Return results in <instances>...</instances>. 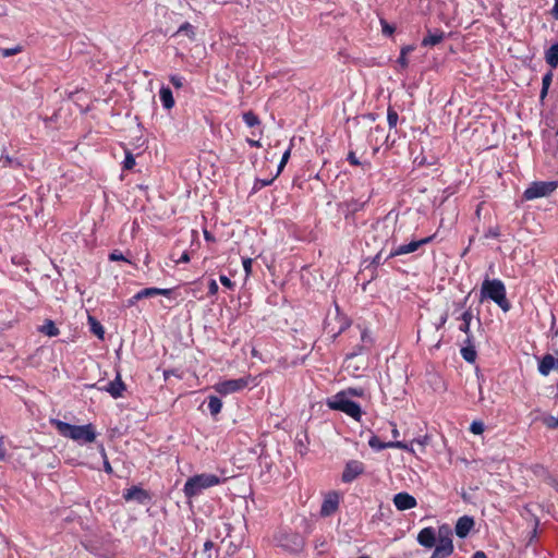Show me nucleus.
Masks as SVG:
<instances>
[{"label":"nucleus","instance_id":"obj_1","mask_svg":"<svg viewBox=\"0 0 558 558\" xmlns=\"http://www.w3.org/2000/svg\"><path fill=\"white\" fill-rule=\"evenodd\" d=\"M51 424L61 436L70 438L80 445L90 444L96 439V430L93 424L72 425L57 418L51 420Z\"/></svg>","mask_w":558,"mask_h":558},{"label":"nucleus","instance_id":"obj_54","mask_svg":"<svg viewBox=\"0 0 558 558\" xmlns=\"http://www.w3.org/2000/svg\"><path fill=\"white\" fill-rule=\"evenodd\" d=\"M389 426L391 427L392 437L397 439L400 435L397 425L395 423L389 422Z\"/></svg>","mask_w":558,"mask_h":558},{"label":"nucleus","instance_id":"obj_23","mask_svg":"<svg viewBox=\"0 0 558 558\" xmlns=\"http://www.w3.org/2000/svg\"><path fill=\"white\" fill-rule=\"evenodd\" d=\"M473 318V314L471 310L464 311L459 319L462 320V324L459 326V330L465 333L466 337H473V333L471 332V320Z\"/></svg>","mask_w":558,"mask_h":558},{"label":"nucleus","instance_id":"obj_17","mask_svg":"<svg viewBox=\"0 0 558 558\" xmlns=\"http://www.w3.org/2000/svg\"><path fill=\"white\" fill-rule=\"evenodd\" d=\"M473 526L474 520L472 517L463 515L459 518L454 527L457 536L460 538L466 537L471 530L473 529Z\"/></svg>","mask_w":558,"mask_h":558},{"label":"nucleus","instance_id":"obj_55","mask_svg":"<svg viewBox=\"0 0 558 558\" xmlns=\"http://www.w3.org/2000/svg\"><path fill=\"white\" fill-rule=\"evenodd\" d=\"M190 262V254L187 252H184L181 257L177 260V263H189Z\"/></svg>","mask_w":558,"mask_h":558},{"label":"nucleus","instance_id":"obj_25","mask_svg":"<svg viewBox=\"0 0 558 558\" xmlns=\"http://www.w3.org/2000/svg\"><path fill=\"white\" fill-rule=\"evenodd\" d=\"M39 331L48 337H56L59 335V328L51 319H47L43 326L39 327Z\"/></svg>","mask_w":558,"mask_h":558},{"label":"nucleus","instance_id":"obj_16","mask_svg":"<svg viewBox=\"0 0 558 558\" xmlns=\"http://www.w3.org/2000/svg\"><path fill=\"white\" fill-rule=\"evenodd\" d=\"M417 543L425 548H433L436 545V531L432 526L422 529L416 537Z\"/></svg>","mask_w":558,"mask_h":558},{"label":"nucleus","instance_id":"obj_3","mask_svg":"<svg viewBox=\"0 0 558 558\" xmlns=\"http://www.w3.org/2000/svg\"><path fill=\"white\" fill-rule=\"evenodd\" d=\"M223 480L210 473L196 474L189 477L183 486L184 496L189 499L194 498L203 490L221 484Z\"/></svg>","mask_w":558,"mask_h":558},{"label":"nucleus","instance_id":"obj_40","mask_svg":"<svg viewBox=\"0 0 558 558\" xmlns=\"http://www.w3.org/2000/svg\"><path fill=\"white\" fill-rule=\"evenodd\" d=\"M290 154H291V148H288L282 157H281V160L278 165V171H277V175L282 171V169L284 168L286 163L288 162L289 158H290Z\"/></svg>","mask_w":558,"mask_h":558},{"label":"nucleus","instance_id":"obj_39","mask_svg":"<svg viewBox=\"0 0 558 558\" xmlns=\"http://www.w3.org/2000/svg\"><path fill=\"white\" fill-rule=\"evenodd\" d=\"M470 430L475 435H481L484 432V424L481 421H473L470 425Z\"/></svg>","mask_w":558,"mask_h":558},{"label":"nucleus","instance_id":"obj_35","mask_svg":"<svg viewBox=\"0 0 558 558\" xmlns=\"http://www.w3.org/2000/svg\"><path fill=\"white\" fill-rule=\"evenodd\" d=\"M135 166V158L130 150H125V158L123 160V169L131 170Z\"/></svg>","mask_w":558,"mask_h":558},{"label":"nucleus","instance_id":"obj_36","mask_svg":"<svg viewBox=\"0 0 558 558\" xmlns=\"http://www.w3.org/2000/svg\"><path fill=\"white\" fill-rule=\"evenodd\" d=\"M347 160L350 162V165L352 166H367V167H371V162H361L357 157L355 156V153L350 150L348 156H347Z\"/></svg>","mask_w":558,"mask_h":558},{"label":"nucleus","instance_id":"obj_14","mask_svg":"<svg viewBox=\"0 0 558 558\" xmlns=\"http://www.w3.org/2000/svg\"><path fill=\"white\" fill-rule=\"evenodd\" d=\"M123 498L126 501L134 500L140 505H145L150 500V495L138 486H132L123 492Z\"/></svg>","mask_w":558,"mask_h":558},{"label":"nucleus","instance_id":"obj_9","mask_svg":"<svg viewBox=\"0 0 558 558\" xmlns=\"http://www.w3.org/2000/svg\"><path fill=\"white\" fill-rule=\"evenodd\" d=\"M365 471V465L359 460H349L345 463L341 480L343 483H351Z\"/></svg>","mask_w":558,"mask_h":558},{"label":"nucleus","instance_id":"obj_20","mask_svg":"<svg viewBox=\"0 0 558 558\" xmlns=\"http://www.w3.org/2000/svg\"><path fill=\"white\" fill-rule=\"evenodd\" d=\"M473 339V337H466L464 345L460 350L462 357L469 363H474L476 360V350L474 348Z\"/></svg>","mask_w":558,"mask_h":558},{"label":"nucleus","instance_id":"obj_49","mask_svg":"<svg viewBox=\"0 0 558 558\" xmlns=\"http://www.w3.org/2000/svg\"><path fill=\"white\" fill-rule=\"evenodd\" d=\"M7 457V449L4 446L3 437H0V460H4Z\"/></svg>","mask_w":558,"mask_h":558},{"label":"nucleus","instance_id":"obj_33","mask_svg":"<svg viewBox=\"0 0 558 558\" xmlns=\"http://www.w3.org/2000/svg\"><path fill=\"white\" fill-rule=\"evenodd\" d=\"M338 393H344L348 399H351L352 397H363L364 396V389L363 388H348L344 390L339 391Z\"/></svg>","mask_w":558,"mask_h":558},{"label":"nucleus","instance_id":"obj_48","mask_svg":"<svg viewBox=\"0 0 558 558\" xmlns=\"http://www.w3.org/2000/svg\"><path fill=\"white\" fill-rule=\"evenodd\" d=\"M383 24V33L385 35H391L395 32V27L389 25L388 23L381 21Z\"/></svg>","mask_w":558,"mask_h":558},{"label":"nucleus","instance_id":"obj_32","mask_svg":"<svg viewBox=\"0 0 558 558\" xmlns=\"http://www.w3.org/2000/svg\"><path fill=\"white\" fill-rule=\"evenodd\" d=\"M436 538H452V530L448 524H441L436 531Z\"/></svg>","mask_w":558,"mask_h":558},{"label":"nucleus","instance_id":"obj_58","mask_svg":"<svg viewBox=\"0 0 558 558\" xmlns=\"http://www.w3.org/2000/svg\"><path fill=\"white\" fill-rule=\"evenodd\" d=\"M214 547V543L211 541H206L204 544V550L208 551Z\"/></svg>","mask_w":558,"mask_h":558},{"label":"nucleus","instance_id":"obj_4","mask_svg":"<svg viewBox=\"0 0 558 558\" xmlns=\"http://www.w3.org/2000/svg\"><path fill=\"white\" fill-rule=\"evenodd\" d=\"M327 407L335 411L345 413L356 422H360L363 415V411L359 403L348 399L344 393H336L331 398L327 399Z\"/></svg>","mask_w":558,"mask_h":558},{"label":"nucleus","instance_id":"obj_46","mask_svg":"<svg viewBox=\"0 0 558 558\" xmlns=\"http://www.w3.org/2000/svg\"><path fill=\"white\" fill-rule=\"evenodd\" d=\"M218 292V284L216 280L211 279L208 284V293L215 295Z\"/></svg>","mask_w":558,"mask_h":558},{"label":"nucleus","instance_id":"obj_59","mask_svg":"<svg viewBox=\"0 0 558 558\" xmlns=\"http://www.w3.org/2000/svg\"><path fill=\"white\" fill-rule=\"evenodd\" d=\"M104 469H105V471L107 473H112V468H111L110 463L107 460H105Z\"/></svg>","mask_w":558,"mask_h":558},{"label":"nucleus","instance_id":"obj_51","mask_svg":"<svg viewBox=\"0 0 558 558\" xmlns=\"http://www.w3.org/2000/svg\"><path fill=\"white\" fill-rule=\"evenodd\" d=\"M447 319H448V313H444L440 318H439V322L438 324L436 325V328L437 329H440L441 327L445 326V324L447 323Z\"/></svg>","mask_w":558,"mask_h":558},{"label":"nucleus","instance_id":"obj_6","mask_svg":"<svg viewBox=\"0 0 558 558\" xmlns=\"http://www.w3.org/2000/svg\"><path fill=\"white\" fill-rule=\"evenodd\" d=\"M248 385V378L227 379L214 386L216 392L221 396L238 392Z\"/></svg>","mask_w":558,"mask_h":558},{"label":"nucleus","instance_id":"obj_41","mask_svg":"<svg viewBox=\"0 0 558 558\" xmlns=\"http://www.w3.org/2000/svg\"><path fill=\"white\" fill-rule=\"evenodd\" d=\"M89 320L93 322L92 324V331L97 335L99 338H102L104 337V328L102 326L97 323L96 320H94L92 317H89Z\"/></svg>","mask_w":558,"mask_h":558},{"label":"nucleus","instance_id":"obj_24","mask_svg":"<svg viewBox=\"0 0 558 558\" xmlns=\"http://www.w3.org/2000/svg\"><path fill=\"white\" fill-rule=\"evenodd\" d=\"M159 98L165 109H171L174 106L172 90L167 86H161Z\"/></svg>","mask_w":558,"mask_h":558},{"label":"nucleus","instance_id":"obj_47","mask_svg":"<svg viewBox=\"0 0 558 558\" xmlns=\"http://www.w3.org/2000/svg\"><path fill=\"white\" fill-rule=\"evenodd\" d=\"M428 440H429V437L427 435H425V436H423L421 438L414 439L411 442V445L415 442V444L420 445L421 447H425L428 444Z\"/></svg>","mask_w":558,"mask_h":558},{"label":"nucleus","instance_id":"obj_64","mask_svg":"<svg viewBox=\"0 0 558 558\" xmlns=\"http://www.w3.org/2000/svg\"><path fill=\"white\" fill-rule=\"evenodd\" d=\"M373 131H375V132H383L384 129L381 126L377 125Z\"/></svg>","mask_w":558,"mask_h":558},{"label":"nucleus","instance_id":"obj_7","mask_svg":"<svg viewBox=\"0 0 558 558\" xmlns=\"http://www.w3.org/2000/svg\"><path fill=\"white\" fill-rule=\"evenodd\" d=\"M434 236L435 235H430V236L423 238L421 240L411 241L408 244H401L390 251L388 258H393L399 255H405V254L413 253V252L417 251L421 246L432 242Z\"/></svg>","mask_w":558,"mask_h":558},{"label":"nucleus","instance_id":"obj_22","mask_svg":"<svg viewBox=\"0 0 558 558\" xmlns=\"http://www.w3.org/2000/svg\"><path fill=\"white\" fill-rule=\"evenodd\" d=\"M445 38V33L442 31L428 32V34L423 38L422 46H436L441 43Z\"/></svg>","mask_w":558,"mask_h":558},{"label":"nucleus","instance_id":"obj_30","mask_svg":"<svg viewBox=\"0 0 558 558\" xmlns=\"http://www.w3.org/2000/svg\"><path fill=\"white\" fill-rule=\"evenodd\" d=\"M175 34L184 35V36L189 37L190 39H193L195 37V28L191 23L185 22L178 28Z\"/></svg>","mask_w":558,"mask_h":558},{"label":"nucleus","instance_id":"obj_52","mask_svg":"<svg viewBox=\"0 0 558 558\" xmlns=\"http://www.w3.org/2000/svg\"><path fill=\"white\" fill-rule=\"evenodd\" d=\"M550 15L554 20L558 21V0H555L554 7L550 10Z\"/></svg>","mask_w":558,"mask_h":558},{"label":"nucleus","instance_id":"obj_27","mask_svg":"<svg viewBox=\"0 0 558 558\" xmlns=\"http://www.w3.org/2000/svg\"><path fill=\"white\" fill-rule=\"evenodd\" d=\"M413 50H414V46H412V45H408V46H404L401 48L400 56H399L397 62L402 69L408 68L409 61H408L407 56L409 53H411Z\"/></svg>","mask_w":558,"mask_h":558},{"label":"nucleus","instance_id":"obj_44","mask_svg":"<svg viewBox=\"0 0 558 558\" xmlns=\"http://www.w3.org/2000/svg\"><path fill=\"white\" fill-rule=\"evenodd\" d=\"M500 235V231L498 227H492L485 232L486 239H496Z\"/></svg>","mask_w":558,"mask_h":558},{"label":"nucleus","instance_id":"obj_62","mask_svg":"<svg viewBox=\"0 0 558 558\" xmlns=\"http://www.w3.org/2000/svg\"><path fill=\"white\" fill-rule=\"evenodd\" d=\"M137 301L138 300H135L134 295H133L131 299H129L128 304H129V306H133Z\"/></svg>","mask_w":558,"mask_h":558},{"label":"nucleus","instance_id":"obj_19","mask_svg":"<svg viewBox=\"0 0 558 558\" xmlns=\"http://www.w3.org/2000/svg\"><path fill=\"white\" fill-rule=\"evenodd\" d=\"M553 369H558V359L551 354H545L538 363V372L547 376Z\"/></svg>","mask_w":558,"mask_h":558},{"label":"nucleus","instance_id":"obj_21","mask_svg":"<svg viewBox=\"0 0 558 558\" xmlns=\"http://www.w3.org/2000/svg\"><path fill=\"white\" fill-rule=\"evenodd\" d=\"M544 58L550 69H556L558 66V41L545 50Z\"/></svg>","mask_w":558,"mask_h":558},{"label":"nucleus","instance_id":"obj_12","mask_svg":"<svg viewBox=\"0 0 558 558\" xmlns=\"http://www.w3.org/2000/svg\"><path fill=\"white\" fill-rule=\"evenodd\" d=\"M339 502L340 497L338 493L331 492L328 495H326L320 507V515L324 518L330 517L332 513L337 511Z\"/></svg>","mask_w":558,"mask_h":558},{"label":"nucleus","instance_id":"obj_15","mask_svg":"<svg viewBox=\"0 0 558 558\" xmlns=\"http://www.w3.org/2000/svg\"><path fill=\"white\" fill-rule=\"evenodd\" d=\"M125 388V384L123 383L120 373H117L116 378L101 387L100 390L106 391L112 398L118 399L123 396Z\"/></svg>","mask_w":558,"mask_h":558},{"label":"nucleus","instance_id":"obj_53","mask_svg":"<svg viewBox=\"0 0 558 558\" xmlns=\"http://www.w3.org/2000/svg\"><path fill=\"white\" fill-rule=\"evenodd\" d=\"M384 264V260L381 258V252H379L377 255H375V257L373 258L372 260V265H375V266H379V265H383Z\"/></svg>","mask_w":558,"mask_h":558},{"label":"nucleus","instance_id":"obj_28","mask_svg":"<svg viewBox=\"0 0 558 558\" xmlns=\"http://www.w3.org/2000/svg\"><path fill=\"white\" fill-rule=\"evenodd\" d=\"M551 81H553V72L548 71L546 74H544V76L542 78V89H541V94H539L541 100H543L547 96Z\"/></svg>","mask_w":558,"mask_h":558},{"label":"nucleus","instance_id":"obj_37","mask_svg":"<svg viewBox=\"0 0 558 558\" xmlns=\"http://www.w3.org/2000/svg\"><path fill=\"white\" fill-rule=\"evenodd\" d=\"M22 51V47L21 46H15L13 48H0V52L2 54L3 58H8V57H11V56H14L19 52Z\"/></svg>","mask_w":558,"mask_h":558},{"label":"nucleus","instance_id":"obj_5","mask_svg":"<svg viewBox=\"0 0 558 558\" xmlns=\"http://www.w3.org/2000/svg\"><path fill=\"white\" fill-rule=\"evenodd\" d=\"M558 187L556 181H536L533 182L523 193L526 201L536 199L550 195Z\"/></svg>","mask_w":558,"mask_h":558},{"label":"nucleus","instance_id":"obj_60","mask_svg":"<svg viewBox=\"0 0 558 558\" xmlns=\"http://www.w3.org/2000/svg\"><path fill=\"white\" fill-rule=\"evenodd\" d=\"M247 143H248L252 147H260V146H262L259 141L247 140Z\"/></svg>","mask_w":558,"mask_h":558},{"label":"nucleus","instance_id":"obj_10","mask_svg":"<svg viewBox=\"0 0 558 558\" xmlns=\"http://www.w3.org/2000/svg\"><path fill=\"white\" fill-rule=\"evenodd\" d=\"M368 446L376 450V451H381L384 449H387V448H397V449H402V450H405V451H410V452H413V448L412 446L408 445L407 442H403V441H399V440H395V441H381L377 436L373 435L369 440H368Z\"/></svg>","mask_w":558,"mask_h":558},{"label":"nucleus","instance_id":"obj_31","mask_svg":"<svg viewBox=\"0 0 558 558\" xmlns=\"http://www.w3.org/2000/svg\"><path fill=\"white\" fill-rule=\"evenodd\" d=\"M398 120H399L398 112L392 107H388V110H387V122H388L389 129L396 128L397 123H398Z\"/></svg>","mask_w":558,"mask_h":558},{"label":"nucleus","instance_id":"obj_18","mask_svg":"<svg viewBox=\"0 0 558 558\" xmlns=\"http://www.w3.org/2000/svg\"><path fill=\"white\" fill-rule=\"evenodd\" d=\"M172 294V289H162V288H145L140 290L134 294L135 300H143L147 298H153L156 295H163L169 298Z\"/></svg>","mask_w":558,"mask_h":558},{"label":"nucleus","instance_id":"obj_11","mask_svg":"<svg viewBox=\"0 0 558 558\" xmlns=\"http://www.w3.org/2000/svg\"><path fill=\"white\" fill-rule=\"evenodd\" d=\"M436 542L430 558H448L452 555L454 550L452 538H436Z\"/></svg>","mask_w":558,"mask_h":558},{"label":"nucleus","instance_id":"obj_57","mask_svg":"<svg viewBox=\"0 0 558 558\" xmlns=\"http://www.w3.org/2000/svg\"><path fill=\"white\" fill-rule=\"evenodd\" d=\"M472 558H487V555L482 550H477L473 554Z\"/></svg>","mask_w":558,"mask_h":558},{"label":"nucleus","instance_id":"obj_42","mask_svg":"<svg viewBox=\"0 0 558 558\" xmlns=\"http://www.w3.org/2000/svg\"><path fill=\"white\" fill-rule=\"evenodd\" d=\"M544 423L548 428H558V418L553 415L545 417Z\"/></svg>","mask_w":558,"mask_h":558},{"label":"nucleus","instance_id":"obj_26","mask_svg":"<svg viewBox=\"0 0 558 558\" xmlns=\"http://www.w3.org/2000/svg\"><path fill=\"white\" fill-rule=\"evenodd\" d=\"M222 409L221 400L216 396L208 397V410L213 416H216L220 413Z\"/></svg>","mask_w":558,"mask_h":558},{"label":"nucleus","instance_id":"obj_13","mask_svg":"<svg viewBox=\"0 0 558 558\" xmlns=\"http://www.w3.org/2000/svg\"><path fill=\"white\" fill-rule=\"evenodd\" d=\"M393 505L399 511H405L410 510L412 508H415L417 505V501L414 496L410 495L407 492L398 493L393 496Z\"/></svg>","mask_w":558,"mask_h":558},{"label":"nucleus","instance_id":"obj_2","mask_svg":"<svg viewBox=\"0 0 558 558\" xmlns=\"http://www.w3.org/2000/svg\"><path fill=\"white\" fill-rule=\"evenodd\" d=\"M490 300L496 303L504 312L511 308V304L507 299V290L505 283L500 279L486 278L481 287V301Z\"/></svg>","mask_w":558,"mask_h":558},{"label":"nucleus","instance_id":"obj_45","mask_svg":"<svg viewBox=\"0 0 558 558\" xmlns=\"http://www.w3.org/2000/svg\"><path fill=\"white\" fill-rule=\"evenodd\" d=\"M219 280H220L221 284L228 289H232L234 286V283L231 281V279L229 277H227L226 275H220Z\"/></svg>","mask_w":558,"mask_h":558},{"label":"nucleus","instance_id":"obj_50","mask_svg":"<svg viewBox=\"0 0 558 558\" xmlns=\"http://www.w3.org/2000/svg\"><path fill=\"white\" fill-rule=\"evenodd\" d=\"M243 268L246 272V275H248L252 270V259L251 258H245L243 259Z\"/></svg>","mask_w":558,"mask_h":558},{"label":"nucleus","instance_id":"obj_8","mask_svg":"<svg viewBox=\"0 0 558 558\" xmlns=\"http://www.w3.org/2000/svg\"><path fill=\"white\" fill-rule=\"evenodd\" d=\"M280 545L291 553H299L304 547V539L298 533H283L279 537Z\"/></svg>","mask_w":558,"mask_h":558},{"label":"nucleus","instance_id":"obj_29","mask_svg":"<svg viewBox=\"0 0 558 558\" xmlns=\"http://www.w3.org/2000/svg\"><path fill=\"white\" fill-rule=\"evenodd\" d=\"M242 119L248 128H254L260 124L259 118L253 111L244 112Z\"/></svg>","mask_w":558,"mask_h":558},{"label":"nucleus","instance_id":"obj_63","mask_svg":"<svg viewBox=\"0 0 558 558\" xmlns=\"http://www.w3.org/2000/svg\"><path fill=\"white\" fill-rule=\"evenodd\" d=\"M466 300H468V298H465L464 301H466ZM464 305H465V302H462V303H458L456 306L458 310H462L464 307Z\"/></svg>","mask_w":558,"mask_h":558},{"label":"nucleus","instance_id":"obj_56","mask_svg":"<svg viewBox=\"0 0 558 558\" xmlns=\"http://www.w3.org/2000/svg\"><path fill=\"white\" fill-rule=\"evenodd\" d=\"M361 338H362V341L363 342H369L372 343V339H371V336L369 333L367 332V330H364L361 335Z\"/></svg>","mask_w":558,"mask_h":558},{"label":"nucleus","instance_id":"obj_43","mask_svg":"<svg viewBox=\"0 0 558 558\" xmlns=\"http://www.w3.org/2000/svg\"><path fill=\"white\" fill-rule=\"evenodd\" d=\"M170 83L175 87V88H181L183 87V82H184V78L180 75H171L170 76Z\"/></svg>","mask_w":558,"mask_h":558},{"label":"nucleus","instance_id":"obj_34","mask_svg":"<svg viewBox=\"0 0 558 558\" xmlns=\"http://www.w3.org/2000/svg\"><path fill=\"white\" fill-rule=\"evenodd\" d=\"M275 178L271 179H256L253 185V192H257L263 187L270 185L274 182Z\"/></svg>","mask_w":558,"mask_h":558},{"label":"nucleus","instance_id":"obj_38","mask_svg":"<svg viewBox=\"0 0 558 558\" xmlns=\"http://www.w3.org/2000/svg\"><path fill=\"white\" fill-rule=\"evenodd\" d=\"M109 260L111 262H120V260H123V262H128L130 263V260L123 255V253L119 250H114L112 251L110 254H109Z\"/></svg>","mask_w":558,"mask_h":558},{"label":"nucleus","instance_id":"obj_61","mask_svg":"<svg viewBox=\"0 0 558 558\" xmlns=\"http://www.w3.org/2000/svg\"><path fill=\"white\" fill-rule=\"evenodd\" d=\"M204 238L206 241H213L214 238L211 236V234L208 232V231H204Z\"/></svg>","mask_w":558,"mask_h":558}]
</instances>
